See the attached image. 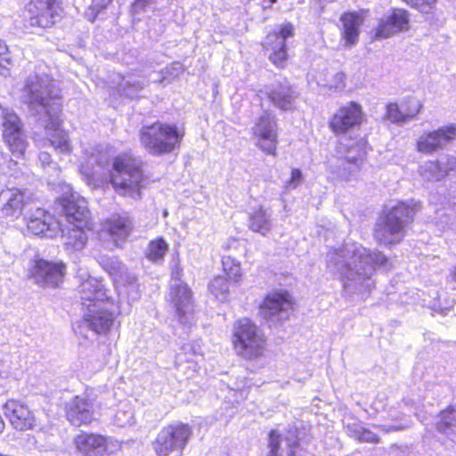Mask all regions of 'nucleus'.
Listing matches in <instances>:
<instances>
[{
  "label": "nucleus",
  "mask_w": 456,
  "mask_h": 456,
  "mask_svg": "<svg viewBox=\"0 0 456 456\" xmlns=\"http://www.w3.org/2000/svg\"><path fill=\"white\" fill-rule=\"evenodd\" d=\"M182 350L184 352V354H187L188 352L191 351L193 355L201 354V348L199 345L194 346L191 344H186L183 346Z\"/></svg>",
  "instance_id": "864d4df0"
},
{
  "label": "nucleus",
  "mask_w": 456,
  "mask_h": 456,
  "mask_svg": "<svg viewBox=\"0 0 456 456\" xmlns=\"http://www.w3.org/2000/svg\"><path fill=\"white\" fill-rule=\"evenodd\" d=\"M169 297L179 322L183 325L191 324L193 320V302L189 287L184 283H173Z\"/></svg>",
  "instance_id": "6ab92c4d"
},
{
  "label": "nucleus",
  "mask_w": 456,
  "mask_h": 456,
  "mask_svg": "<svg viewBox=\"0 0 456 456\" xmlns=\"http://www.w3.org/2000/svg\"><path fill=\"white\" fill-rule=\"evenodd\" d=\"M60 222L41 208L28 219L27 227L34 235L52 238L56 235L60 228Z\"/></svg>",
  "instance_id": "393cba45"
},
{
  "label": "nucleus",
  "mask_w": 456,
  "mask_h": 456,
  "mask_svg": "<svg viewBox=\"0 0 456 456\" xmlns=\"http://www.w3.org/2000/svg\"><path fill=\"white\" fill-rule=\"evenodd\" d=\"M167 251V244L163 239L151 241L147 248V257L155 263L163 261Z\"/></svg>",
  "instance_id": "58836bf2"
},
{
  "label": "nucleus",
  "mask_w": 456,
  "mask_h": 456,
  "mask_svg": "<svg viewBox=\"0 0 456 456\" xmlns=\"http://www.w3.org/2000/svg\"><path fill=\"white\" fill-rule=\"evenodd\" d=\"M150 0H134L133 4V9L134 12L143 10V8L149 4Z\"/></svg>",
  "instance_id": "4d7b16f0"
},
{
  "label": "nucleus",
  "mask_w": 456,
  "mask_h": 456,
  "mask_svg": "<svg viewBox=\"0 0 456 456\" xmlns=\"http://www.w3.org/2000/svg\"><path fill=\"white\" fill-rule=\"evenodd\" d=\"M346 430L351 437H354V439L361 442L373 444L379 443V437L377 434L370 429L364 428L359 423L347 424Z\"/></svg>",
  "instance_id": "72a5a7b5"
},
{
  "label": "nucleus",
  "mask_w": 456,
  "mask_h": 456,
  "mask_svg": "<svg viewBox=\"0 0 456 456\" xmlns=\"http://www.w3.org/2000/svg\"><path fill=\"white\" fill-rule=\"evenodd\" d=\"M294 34L290 23L281 25L278 30L270 32L264 43V48L270 52L269 59L277 67H283L287 61L286 40Z\"/></svg>",
  "instance_id": "ddd939ff"
},
{
  "label": "nucleus",
  "mask_w": 456,
  "mask_h": 456,
  "mask_svg": "<svg viewBox=\"0 0 456 456\" xmlns=\"http://www.w3.org/2000/svg\"><path fill=\"white\" fill-rule=\"evenodd\" d=\"M292 305L291 297L287 291H274L265 297L260 306V313L272 326L288 319Z\"/></svg>",
  "instance_id": "9d476101"
},
{
  "label": "nucleus",
  "mask_w": 456,
  "mask_h": 456,
  "mask_svg": "<svg viewBox=\"0 0 456 456\" xmlns=\"http://www.w3.org/2000/svg\"><path fill=\"white\" fill-rule=\"evenodd\" d=\"M403 105L398 106L397 103H389L387 105L386 117L392 123L402 124L407 121L405 115H403Z\"/></svg>",
  "instance_id": "ea45409f"
},
{
  "label": "nucleus",
  "mask_w": 456,
  "mask_h": 456,
  "mask_svg": "<svg viewBox=\"0 0 456 456\" xmlns=\"http://www.w3.org/2000/svg\"><path fill=\"white\" fill-rule=\"evenodd\" d=\"M145 83L134 77H128L118 85V91L121 95L127 98H135L144 87Z\"/></svg>",
  "instance_id": "c9c22d12"
},
{
  "label": "nucleus",
  "mask_w": 456,
  "mask_h": 456,
  "mask_svg": "<svg viewBox=\"0 0 456 456\" xmlns=\"http://www.w3.org/2000/svg\"><path fill=\"white\" fill-rule=\"evenodd\" d=\"M3 138L12 155L20 158L25 152L27 142L19 117L8 110H2Z\"/></svg>",
  "instance_id": "f8f14e48"
},
{
  "label": "nucleus",
  "mask_w": 456,
  "mask_h": 456,
  "mask_svg": "<svg viewBox=\"0 0 456 456\" xmlns=\"http://www.w3.org/2000/svg\"><path fill=\"white\" fill-rule=\"evenodd\" d=\"M4 62L11 63V58L6 44L0 39V66H4Z\"/></svg>",
  "instance_id": "8fccbe9b"
},
{
  "label": "nucleus",
  "mask_w": 456,
  "mask_h": 456,
  "mask_svg": "<svg viewBox=\"0 0 456 456\" xmlns=\"http://www.w3.org/2000/svg\"><path fill=\"white\" fill-rule=\"evenodd\" d=\"M183 135L175 125L156 122L142 127L140 142L150 154L160 156L178 148Z\"/></svg>",
  "instance_id": "39448f33"
},
{
  "label": "nucleus",
  "mask_w": 456,
  "mask_h": 456,
  "mask_svg": "<svg viewBox=\"0 0 456 456\" xmlns=\"http://www.w3.org/2000/svg\"><path fill=\"white\" fill-rule=\"evenodd\" d=\"M61 205L69 224H77L78 227L89 224L90 211L87 201L78 193L63 196L61 200Z\"/></svg>",
  "instance_id": "aec40b11"
},
{
  "label": "nucleus",
  "mask_w": 456,
  "mask_h": 456,
  "mask_svg": "<svg viewBox=\"0 0 456 456\" xmlns=\"http://www.w3.org/2000/svg\"><path fill=\"white\" fill-rule=\"evenodd\" d=\"M436 427L439 432L446 435L456 432V405H451L441 412V419Z\"/></svg>",
  "instance_id": "f704fd0d"
},
{
  "label": "nucleus",
  "mask_w": 456,
  "mask_h": 456,
  "mask_svg": "<svg viewBox=\"0 0 456 456\" xmlns=\"http://www.w3.org/2000/svg\"><path fill=\"white\" fill-rule=\"evenodd\" d=\"M455 139L456 124H451L432 132L423 133L418 139L417 149L422 153H433Z\"/></svg>",
  "instance_id": "f3484780"
},
{
  "label": "nucleus",
  "mask_w": 456,
  "mask_h": 456,
  "mask_svg": "<svg viewBox=\"0 0 456 456\" xmlns=\"http://www.w3.org/2000/svg\"><path fill=\"white\" fill-rule=\"evenodd\" d=\"M232 414H233V411L232 413L228 414L227 419H225L226 422L228 421V419H230L232 416Z\"/></svg>",
  "instance_id": "0e129e2a"
},
{
  "label": "nucleus",
  "mask_w": 456,
  "mask_h": 456,
  "mask_svg": "<svg viewBox=\"0 0 456 456\" xmlns=\"http://www.w3.org/2000/svg\"><path fill=\"white\" fill-rule=\"evenodd\" d=\"M276 1H277V0H269L267 4H265V2H264V3H265L264 7H265V8L271 7V6H272V5H273Z\"/></svg>",
  "instance_id": "052dcab7"
},
{
  "label": "nucleus",
  "mask_w": 456,
  "mask_h": 456,
  "mask_svg": "<svg viewBox=\"0 0 456 456\" xmlns=\"http://www.w3.org/2000/svg\"><path fill=\"white\" fill-rule=\"evenodd\" d=\"M88 225L77 226V224H69L66 228L60 225L63 244L67 250H81L86 244L87 236L84 231Z\"/></svg>",
  "instance_id": "c756f323"
},
{
  "label": "nucleus",
  "mask_w": 456,
  "mask_h": 456,
  "mask_svg": "<svg viewBox=\"0 0 456 456\" xmlns=\"http://www.w3.org/2000/svg\"><path fill=\"white\" fill-rule=\"evenodd\" d=\"M208 289L217 300L224 302L229 297V283L224 276H217L211 281Z\"/></svg>",
  "instance_id": "e433bc0d"
},
{
  "label": "nucleus",
  "mask_w": 456,
  "mask_h": 456,
  "mask_svg": "<svg viewBox=\"0 0 456 456\" xmlns=\"http://www.w3.org/2000/svg\"><path fill=\"white\" fill-rule=\"evenodd\" d=\"M4 415L12 426L20 431L36 429L37 427L34 413L29 408L15 400H9L4 406Z\"/></svg>",
  "instance_id": "412c9836"
},
{
  "label": "nucleus",
  "mask_w": 456,
  "mask_h": 456,
  "mask_svg": "<svg viewBox=\"0 0 456 456\" xmlns=\"http://www.w3.org/2000/svg\"><path fill=\"white\" fill-rule=\"evenodd\" d=\"M232 343L238 355L252 360L264 354L266 340L262 330L249 319L244 318L234 325Z\"/></svg>",
  "instance_id": "423d86ee"
},
{
  "label": "nucleus",
  "mask_w": 456,
  "mask_h": 456,
  "mask_svg": "<svg viewBox=\"0 0 456 456\" xmlns=\"http://www.w3.org/2000/svg\"><path fill=\"white\" fill-rule=\"evenodd\" d=\"M133 413L131 411H120L116 414V421L118 426L124 427L132 424Z\"/></svg>",
  "instance_id": "49530a36"
},
{
  "label": "nucleus",
  "mask_w": 456,
  "mask_h": 456,
  "mask_svg": "<svg viewBox=\"0 0 456 456\" xmlns=\"http://www.w3.org/2000/svg\"><path fill=\"white\" fill-rule=\"evenodd\" d=\"M374 428H379L384 433H390L395 431H399L406 428L408 427L407 424H399V425H374Z\"/></svg>",
  "instance_id": "3c124183"
},
{
  "label": "nucleus",
  "mask_w": 456,
  "mask_h": 456,
  "mask_svg": "<svg viewBox=\"0 0 456 456\" xmlns=\"http://www.w3.org/2000/svg\"><path fill=\"white\" fill-rule=\"evenodd\" d=\"M191 433V428L185 424H174L162 428L153 444L156 453L159 456H167L172 452L180 455Z\"/></svg>",
  "instance_id": "1a4fd4ad"
},
{
  "label": "nucleus",
  "mask_w": 456,
  "mask_h": 456,
  "mask_svg": "<svg viewBox=\"0 0 456 456\" xmlns=\"http://www.w3.org/2000/svg\"><path fill=\"white\" fill-rule=\"evenodd\" d=\"M420 209L418 202H398L391 208L386 207L376 222L374 238L384 246L399 243L405 236V227Z\"/></svg>",
  "instance_id": "7ed1b4c3"
},
{
  "label": "nucleus",
  "mask_w": 456,
  "mask_h": 456,
  "mask_svg": "<svg viewBox=\"0 0 456 456\" xmlns=\"http://www.w3.org/2000/svg\"><path fill=\"white\" fill-rule=\"evenodd\" d=\"M66 266L62 262H52L45 259L35 260L29 273L35 282L44 286L56 288L63 281Z\"/></svg>",
  "instance_id": "4468645a"
},
{
  "label": "nucleus",
  "mask_w": 456,
  "mask_h": 456,
  "mask_svg": "<svg viewBox=\"0 0 456 456\" xmlns=\"http://www.w3.org/2000/svg\"><path fill=\"white\" fill-rule=\"evenodd\" d=\"M253 134L259 137L260 148L268 154H275L277 145V123L273 114L265 111L256 122Z\"/></svg>",
  "instance_id": "a211bd4d"
},
{
  "label": "nucleus",
  "mask_w": 456,
  "mask_h": 456,
  "mask_svg": "<svg viewBox=\"0 0 456 456\" xmlns=\"http://www.w3.org/2000/svg\"><path fill=\"white\" fill-rule=\"evenodd\" d=\"M103 229L113 240L116 247L124 242L134 229V221L127 214L113 215L103 224Z\"/></svg>",
  "instance_id": "a878e982"
},
{
  "label": "nucleus",
  "mask_w": 456,
  "mask_h": 456,
  "mask_svg": "<svg viewBox=\"0 0 456 456\" xmlns=\"http://www.w3.org/2000/svg\"><path fill=\"white\" fill-rule=\"evenodd\" d=\"M186 360H187L188 362H191V361H192V359H191V358H186Z\"/></svg>",
  "instance_id": "69168bd1"
},
{
  "label": "nucleus",
  "mask_w": 456,
  "mask_h": 456,
  "mask_svg": "<svg viewBox=\"0 0 456 456\" xmlns=\"http://www.w3.org/2000/svg\"><path fill=\"white\" fill-rule=\"evenodd\" d=\"M96 150L89 151L87 149L84 150L85 163L80 165V173L85 176L87 182H91L94 179V164H99L98 155H95Z\"/></svg>",
  "instance_id": "4c0bfd02"
},
{
  "label": "nucleus",
  "mask_w": 456,
  "mask_h": 456,
  "mask_svg": "<svg viewBox=\"0 0 456 456\" xmlns=\"http://www.w3.org/2000/svg\"><path fill=\"white\" fill-rule=\"evenodd\" d=\"M403 107V115L408 120L414 118L422 108V104L419 100L413 97H410L402 102Z\"/></svg>",
  "instance_id": "a19ab883"
},
{
  "label": "nucleus",
  "mask_w": 456,
  "mask_h": 456,
  "mask_svg": "<svg viewBox=\"0 0 456 456\" xmlns=\"http://www.w3.org/2000/svg\"><path fill=\"white\" fill-rule=\"evenodd\" d=\"M223 268L224 273L228 271L233 265H236L238 263L232 258L231 256H224L222 259Z\"/></svg>",
  "instance_id": "5fc2aeb1"
},
{
  "label": "nucleus",
  "mask_w": 456,
  "mask_h": 456,
  "mask_svg": "<svg viewBox=\"0 0 456 456\" xmlns=\"http://www.w3.org/2000/svg\"><path fill=\"white\" fill-rule=\"evenodd\" d=\"M24 192L18 188H4L0 184V211L4 216L19 217L24 207Z\"/></svg>",
  "instance_id": "bb28decb"
},
{
  "label": "nucleus",
  "mask_w": 456,
  "mask_h": 456,
  "mask_svg": "<svg viewBox=\"0 0 456 456\" xmlns=\"http://www.w3.org/2000/svg\"><path fill=\"white\" fill-rule=\"evenodd\" d=\"M172 277L174 280H176L175 281V283H181L180 282V271L178 268H176V270L173 271Z\"/></svg>",
  "instance_id": "bf43d9fd"
},
{
  "label": "nucleus",
  "mask_w": 456,
  "mask_h": 456,
  "mask_svg": "<svg viewBox=\"0 0 456 456\" xmlns=\"http://www.w3.org/2000/svg\"><path fill=\"white\" fill-rule=\"evenodd\" d=\"M303 181V175L300 169L293 168L290 178L285 182L284 188L286 191L296 189Z\"/></svg>",
  "instance_id": "a18cd8bd"
},
{
  "label": "nucleus",
  "mask_w": 456,
  "mask_h": 456,
  "mask_svg": "<svg viewBox=\"0 0 456 456\" xmlns=\"http://www.w3.org/2000/svg\"><path fill=\"white\" fill-rule=\"evenodd\" d=\"M10 63L4 62V66H0V75L3 77H7L10 75L9 69L7 68V65Z\"/></svg>",
  "instance_id": "13d9d810"
},
{
  "label": "nucleus",
  "mask_w": 456,
  "mask_h": 456,
  "mask_svg": "<svg viewBox=\"0 0 456 456\" xmlns=\"http://www.w3.org/2000/svg\"><path fill=\"white\" fill-rule=\"evenodd\" d=\"M110 3L111 0L94 1L89 10L86 12V18L93 22L100 14L102 10L105 9Z\"/></svg>",
  "instance_id": "79ce46f5"
},
{
  "label": "nucleus",
  "mask_w": 456,
  "mask_h": 456,
  "mask_svg": "<svg viewBox=\"0 0 456 456\" xmlns=\"http://www.w3.org/2000/svg\"><path fill=\"white\" fill-rule=\"evenodd\" d=\"M74 445L79 456H104L108 452V438L94 433L78 434Z\"/></svg>",
  "instance_id": "5701e85b"
},
{
  "label": "nucleus",
  "mask_w": 456,
  "mask_h": 456,
  "mask_svg": "<svg viewBox=\"0 0 456 456\" xmlns=\"http://www.w3.org/2000/svg\"><path fill=\"white\" fill-rule=\"evenodd\" d=\"M267 94L273 105L282 110H291L297 97L295 90L287 82L273 84Z\"/></svg>",
  "instance_id": "c85d7f7f"
},
{
  "label": "nucleus",
  "mask_w": 456,
  "mask_h": 456,
  "mask_svg": "<svg viewBox=\"0 0 456 456\" xmlns=\"http://www.w3.org/2000/svg\"><path fill=\"white\" fill-rule=\"evenodd\" d=\"M28 12L32 26L49 28L61 17V0H30Z\"/></svg>",
  "instance_id": "9b49d317"
},
{
  "label": "nucleus",
  "mask_w": 456,
  "mask_h": 456,
  "mask_svg": "<svg viewBox=\"0 0 456 456\" xmlns=\"http://www.w3.org/2000/svg\"><path fill=\"white\" fill-rule=\"evenodd\" d=\"M337 152L341 157L335 159V164L329 160L328 167L335 178L349 181L357 175L363 164L365 142L360 140L349 146L340 142Z\"/></svg>",
  "instance_id": "0eeeda50"
},
{
  "label": "nucleus",
  "mask_w": 456,
  "mask_h": 456,
  "mask_svg": "<svg viewBox=\"0 0 456 456\" xmlns=\"http://www.w3.org/2000/svg\"><path fill=\"white\" fill-rule=\"evenodd\" d=\"M363 118L360 104L350 102L340 107L330 121V129L337 134H346L348 130L359 126Z\"/></svg>",
  "instance_id": "dca6fc26"
},
{
  "label": "nucleus",
  "mask_w": 456,
  "mask_h": 456,
  "mask_svg": "<svg viewBox=\"0 0 456 456\" xmlns=\"http://www.w3.org/2000/svg\"><path fill=\"white\" fill-rule=\"evenodd\" d=\"M301 451L295 431L289 430L285 436L270 432L266 456H301Z\"/></svg>",
  "instance_id": "4be33fe9"
},
{
  "label": "nucleus",
  "mask_w": 456,
  "mask_h": 456,
  "mask_svg": "<svg viewBox=\"0 0 456 456\" xmlns=\"http://www.w3.org/2000/svg\"><path fill=\"white\" fill-rule=\"evenodd\" d=\"M110 3L111 0L94 1L89 10L86 12V18L93 22L100 14L102 10L105 9Z\"/></svg>",
  "instance_id": "37998d69"
},
{
  "label": "nucleus",
  "mask_w": 456,
  "mask_h": 456,
  "mask_svg": "<svg viewBox=\"0 0 456 456\" xmlns=\"http://www.w3.org/2000/svg\"><path fill=\"white\" fill-rule=\"evenodd\" d=\"M444 167H447V174L450 171L456 169V158L449 157L446 159V162H443Z\"/></svg>",
  "instance_id": "6e6d98bb"
},
{
  "label": "nucleus",
  "mask_w": 456,
  "mask_h": 456,
  "mask_svg": "<svg viewBox=\"0 0 456 456\" xmlns=\"http://www.w3.org/2000/svg\"><path fill=\"white\" fill-rule=\"evenodd\" d=\"M22 98L35 116L39 119L44 118L51 146L61 153L69 152L71 147L69 135L60 128L59 113L61 102L59 89L51 77L45 73L31 74L26 80Z\"/></svg>",
  "instance_id": "f03ea898"
},
{
  "label": "nucleus",
  "mask_w": 456,
  "mask_h": 456,
  "mask_svg": "<svg viewBox=\"0 0 456 456\" xmlns=\"http://www.w3.org/2000/svg\"><path fill=\"white\" fill-rule=\"evenodd\" d=\"M118 314L117 306L110 301L88 304L87 308L84 309L82 323L74 330L84 337H86L82 330L85 327L96 334L106 333L114 324Z\"/></svg>",
  "instance_id": "6e6552de"
},
{
  "label": "nucleus",
  "mask_w": 456,
  "mask_h": 456,
  "mask_svg": "<svg viewBox=\"0 0 456 456\" xmlns=\"http://www.w3.org/2000/svg\"><path fill=\"white\" fill-rule=\"evenodd\" d=\"M142 166V161L131 155L118 156L115 159L111 183L119 194L133 199L140 197L142 183L144 180Z\"/></svg>",
  "instance_id": "20e7f679"
},
{
  "label": "nucleus",
  "mask_w": 456,
  "mask_h": 456,
  "mask_svg": "<svg viewBox=\"0 0 456 456\" xmlns=\"http://www.w3.org/2000/svg\"><path fill=\"white\" fill-rule=\"evenodd\" d=\"M342 38L345 41V45L352 47L358 42L359 28L362 25L361 17L354 12H347L341 16Z\"/></svg>",
  "instance_id": "7c9ffc66"
},
{
  "label": "nucleus",
  "mask_w": 456,
  "mask_h": 456,
  "mask_svg": "<svg viewBox=\"0 0 456 456\" xmlns=\"http://www.w3.org/2000/svg\"><path fill=\"white\" fill-rule=\"evenodd\" d=\"M95 408V400L88 394L76 395L65 405L67 419L76 427L90 424L94 419Z\"/></svg>",
  "instance_id": "2eb2a0df"
},
{
  "label": "nucleus",
  "mask_w": 456,
  "mask_h": 456,
  "mask_svg": "<svg viewBox=\"0 0 456 456\" xmlns=\"http://www.w3.org/2000/svg\"><path fill=\"white\" fill-rule=\"evenodd\" d=\"M409 5L418 9L421 12H429L436 4V0H403Z\"/></svg>",
  "instance_id": "c03bdc74"
},
{
  "label": "nucleus",
  "mask_w": 456,
  "mask_h": 456,
  "mask_svg": "<svg viewBox=\"0 0 456 456\" xmlns=\"http://www.w3.org/2000/svg\"><path fill=\"white\" fill-rule=\"evenodd\" d=\"M38 159L44 167H50L52 164V158L48 152H45V151L40 152Z\"/></svg>",
  "instance_id": "603ef678"
},
{
  "label": "nucleus",
  "mask_w": 456,
  "mask_h": 456,
  "mask_svg": "<svg viewBox=\"0 0 456 456\" xmlns=\"http://www.w3.org/2000/svg\"><path fill=\"white\" fill-rule=\"evenodd\" d=\"M419 173L426 181H441L447 175V167L443 161H428L419 167Z\"/></svg>",
  "instance_id": "473e14b6"
},
{
  "label": "nucleus",
  "mask_w": 456,
  "mask_h": 456,
  "mask_svg": "<svg viewBox=\"0 0 456 456\" xmlns=\"http://www.w3.org/2000/svg\"><path fill=\"white\" fill-rule=\"evenodd\" d=\"M248 226L251 231L265 236L273 230L272 215L263 207L255 209L249 216Z\"/></svg>",
  "instance_id": "2f4dec72"
},
{
  "label": "nucleus",
  "mask_w": 456,
  "mask_h": 456,
  "mask_svg": "<svg viewBox=\"0 0 456 456\" xmlns=\"http://www.w3.org/2000/svg\"><path fill=\"white\" fill-rule=\"evenodd\" d=\"M452 275L453 280L456 281V267L454 268Z\"/></svg>",
  "instance_id": "e2e57ef3"
},
{
  "label": "nucleus",
  "mask_w": 456,
  "mask_h": 456,
  "mask_svg": "<svg viewBox=\"0 0 456 456\" xmlns=\"http://www.w3.org/2000/svg\"><path fill=\"white\" fill-rule=\"evenodd\" d=\"M4 422L3 421L2 419V417L0 416V434L3 433L4 429Z\"/></svg>",
  "instance_id": "680f3d73"
},
{
  "label": "nucleus",
  "mask_w": 456,
  "mask_h": 456,
  "mask_svg": "<svg viewBox=\"0 0 456 456\" xmlns=\"http://www.w3.org/2000/svg\"><path fill=\"white\" fill-rule=\"evenodd\" d=\"M225 274L230 280L233 281L234 283H238L241 277L240 267L239 263L236 265L231 267L228 271H226Z\"/></svg>",
  "instance_id": "09e8293b"
},
{
  "label": "nucleus",
  "mask_w": 456,
  "mask_h": 456,
  "mask_svg": "<svg viewBox=\"0 0 456 456\" xmlns=\"http://www.w3.org/2000/svg\"><path fill=\"white\" fill-rule=\"evenodd\" d=\"M346 75L343 72H338L333 77V81L330 86L335 90H343L346 86Z\"/></svg>",
  "instance_id": "de8ad7c7"
},
{
  "label": "nucleus",
  "mask_w": 456,
  "mask_h": 456,
  "mask_svg": "<svg viewBox=\"0 0 456 456\" xmlns=\"http://www.w3.org/2000/svg\"><path fill=\"white\" fill-rule=\"evenodd\" d=\"M409 13L403 9H395L381 19L376 31L377 38H387L409 29Z\"/></svg>",
  "instance_id": "b1692460"
},
{
  "label": "nucleus",
  "mask_w": 456,
  "mask_h": 456,
  "mask_svg": "<svg viewBox=\"0 0 456 456\" xmlns=\"http://www.w3.org/2000/svg\"><path fill=\"white\" fill-rule=\"evenodd\" d=\"M79 293L83 309H86L88 304L108 302L102 281L95 278L84 281L79 286Z\"/></svg>",
  "instance_id": "cd10ccee"
},
{
  "label": "nucleus",
  "mask_w": 456,
  "mask_h": 456,
  "mask_svg": "<svg viewBox=\"0 0 456 456\" xmlns=\"http://www.w3.org/2000/svg\"><path fill=\"white\" fill-rule=\"evenodd\" d=\"M387 257L379 251L357 244H347L328 255V268L339 275L349 294L369 293L374 287L372 276L379 267L387 268Z\"/></svg>",
  "instance_id": "f257e3e1"
}]
</instances>
